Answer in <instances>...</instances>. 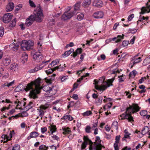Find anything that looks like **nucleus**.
Listing matches in <instances>:
<instances>
[{
	"mask_svg": "<svg viewBox=\"0 0 150 150\" xmlns=\"http://www.w3.org/2000/svg\"><path fill=\"white\" fill-rule=\"evenodd\" d=\"M42 81V80L38 78L34 81H32L27 84L24 90L26 92L31 90L29 93L30 98L34 99L37 98V95L40 93V90L42 89L46 92L45 93V95L46 97H50L55 94L56 91L53 90L52 88L50 87L49 85H45L42 87L40 85Z\"/></svg>",
	"mask_w": 150,
	"mask_h": 150,
	"instance_id": "obj_1",
	"label": "nucleus"
},
{
	"mask_svg": "<svg viewBox=\"0 0 150 150\" xmlns=\"http://www.w3.org/2000/svg\"><path fill=\"white\" fill-rule=\"evenodd\" d=\"M115 79L112 78L111 79L107 80L105 81V79L100 78L98 81L96 79L94 80L95 82V88L97 90L103 91L105 90L108 87L110 86H112V83Z\"/></svg>",
	"mask_w": 150,
	"mask_h": 150,
	"instance_id": "obj_2",
	"label": "nucleus"
},
{
	"mask_svg": "<svg viewBox=\"0 0 150 150\" xmlns=\"http://www.w3.org/2000/svg\"><path fill=\"white\" fill-rule=\"evenodd\" d=\"M140 109V108L137 104L133 103L132 105H129V106L126 108L125 119H128L129 121H133V117L131 115V114L138 112Z\"/></svg>",
	"mask_w": 150,
	"mask_h": 150,
	"instance_id": "obj_3",
	"label": "nucleus"
},
{
	"mask_svg": "<svg viewBox=\"0 0 150 150\" xmlns=\"http://www.w3.org/2000/svg\"><path fill=\"white\" fill-rule=\"evenodd\" d=\"M33 15L30 16V17L33 18L34 21L38 22H40L42 21L43 17L42 11L40 7H37Z\"/></svg>",
	"mask_w": 150,
	"mask_h": 150,
	"instance_id": "obj_4",
	"label": "nucleus"
},
{
	"mask_svg": "<svg viewBox=\"0 0 150 150\" xmlns=\"http://www.w3.org/2000/svg\"><path fill=\"white\" fill-rule=\"evenodd\" d=\"M21 48L23 50H30L33 49L34 42L30 40H23L21 44Z\"/></svg>",
	"mask_w": 150,
	"mask_h": 150,
	"instance_id": "obj_5",
	"label": "nucleus"
},
{
	"mask_svg": "<svg viewBox=\"0 0 150 150\" xmlns=\"http://www.w3.org/2000/svg\"><path fill=\"white\" fill-rule=\"evenodd\" d=\"M101 140L98 136L96 137L95 142L93 143V150H102V148H105V146L101 144Z\"/></svg>",
	"mask_w": 150,
	"mask_h": 150,
	"instance_id": "obj_6",
	"label": "nucleus"
},
{
	"mask_svg": "<svg viewBox=\"0 0 150 150\" xmlns=\"http://www.w3.org/2000/svg\"><path fill=\"white\" fill-rule=\"evenodd\" d=\"M146 5L147 7H143L141 8V12L139 13L140 14L150 12V0H149V1L146 3Z\"/></svg>",
	"mask_w": 150,
	"mask_h": 150,
	"instance_id": "obj_7",
	"label": "nucleus"
},
{
	"mask_svg": "<svg viewBox=\"0 0 150 150\" xmlns=\"http://www.w3.org/2000/svg\"><path fill=\"white\" fill-rule=\"evenodd\" d=\"M75 14L73 12H65L62 16V19L63 20H66L71 18Z\"/></svg>",
	"mask_w": 150,
	"mask_h": 150,
	"instance_id": "obj_8",
	"label": "nucleus"
},
{
	"mask_svg": "<svg viewBox=\"0 0 150 150\" xmlns=\"http://www.w3.org/2000/svg\"><path fill=\"white\" fill-rule=\"evenodd\" d=\"M132 59L130 62L129 66L132 68L135 64L140 62L142 60L140 57L136 58V56H134L131 58Z\"/></svg>",
	"mask_w": 150,
	"mask_h": 150,
	"instance_id": "obj_9",
	"label": "nucleus"
},
{
	"mask_svg": "<svg viewBox=\"0 0 150 150\" xmlns=\"http://www.w3.org/2000/svg\"><path fill=\"white\" fill-rule=\"evenodd\" d=\"M12 16V15L10 13L5 14L3 17V22L5 23H8L11 20Z\"/></svg>",
	"mask_w": 150,
	"mask_h": 150,
	"instance_id": "obj_10",
	"label": "nucleus"
},
{
	"mask_svg": "<svg viewBox=\"0 0 150 150\" xmlns=\"http://www.w3.org/2000/svg\"><path fill=\"white\" fill-rule=\"evenodd\" d=\"M12 132H13L14 131H12ZM1 137L4 139V143L7 142L8 141L10 140L12 137V131H10L9 133V136H8L7 135L3 134L1 136Z\"/></svg>",
	"mask_w": 150,
	"mask_h": 150,
	"instance_id": "obj_11",
	"label": "nucleus"
},
{
	"mask_svg": "<svg viewBox=\"0 0 150 150\" xmlns=\"http://www.w3.org/2000/svg\"><path fill=\"white\" fill-rule=\"evenodd\" d=\"M124 36V35L123 34H122V36L118 35L117 37H115L112 39L110 38L108 40H106V41L109 40L110 41H111L112 40L115 41V42L117 43L121 41V40L123 39Z\"/></svg>",
	"mask_w": 150,
	"mask_h": 150,
	"instance_id": "obj_12",
	"label": "nucleus"
},
{
	"mask_svg": "<svg viewBox=\"0 0 150 150\" xmlns=\"http://www.w3.org/2000/svg\"><path fill=\"white\" fill-rule=\"evenodd\" d=\"M83 139L84 140L83 142L88 144V142H89V144L90 145L89 150H93V142L90 139H89L87 136H84Z\"/></svg>",
	"mask_w": 150,
	"mask_h": 150,
	"instance_id": "obj_13",
	"label": "nucleus"
},
{
	"mask_svg": "<svg viewBox=\"0 0 150 150\" xmlns=\"http://www.w3.org/2000/svg\"><path fill=\"white\" fill-rule=\"evenodd\" d=\"M93 5L96 7H101L103 5V3L100 0H94L93 2Z\"/></svg>",
	"mask_w": 150,
	"mask_h": 150,
	"instance_id": "obj_14",
	"label": "nucleus"
},
{
	"mask_svg": "<svg viewBox=\"0 0 150 150\" xmlns=\"http://www.w3.org/2000/svg\"><path fill=\"white\" fill-rule=\"evenodd\" d=\"M104 15L103 13V12L99 11H97L93 15V17L96 18H102L103 17Z\"/></svg>",
	"mask_w": 150,
	"mask_h": 150,
	"instance_id": "obj_15",
	"label": "nucleus"
},
{
	"mask_svg": "<svg viewBox=\"0 0 150 150\" xmlns=\"http://www.w3.org/2000/svg\"><path fill=\"white\" fill-rule=\"evenodd\" d=\"M9 69L13 71L16 72L18 69V66L17 64L14 63L10 65Z\"/></svg>",
	"mask_w": 150,
	"mask_h": 150,
	"instance_id": "obj_16",
	"label": "nucleus"
},
{
	"mask_svg": "<svg viewBox=\"0 0 150 150\" xmlns=\"http://www.w3.org/2000/svg\"><path fill=\"white\" fill-rule=\"evenodd\" d=\"M149 131V128L147 126H145L142 131V133L141 134V136L139 137H142L143 135L148 133Z\"/></svg>",
	"mask_w": 150,
	"mask_h": 150,
	"instance_id": "obj_17",
	"label": "nucleus"
},
{
	"mask_svg": "<svg viewBox=\"0 0 150 150\" xmlns=\"http://www.w3.org/2000/svg\"><path fill=\"white\" fill-rule=\"evenodd\" d=\"M34 21L33 18L30 17V16L29 18L26 19L25 22V25L27 26H29L31 25Z\"/></svg>",
	"mask_w": 150,
	"mask_h": 150,
	"instance_id": "obj_18",
	"label": "nucleus"
},
{
	"mask_svg": "<svg viewBox=\"0 0 150 150\" xmlns=\"http://www.w3.org/2000/svg\"><path fill=\"white\" fill-rule=\"evenodd\" d=\"M11 62L10 58L6 57L4 58L2 60V64L5 66H8Z\"/></svg>",
	"mask_w": 150,
	"mask_h": 150,
	"instance_id": "obj_19",
	"label": "nucleus"
},
{
	"mask_svg": "<svg viewBox=\"0 0 150 150\" xmlns=\"http://www.w3.org/2000/svg\"><path fill=\"white\" fill-rule=\"evenodd\" d=\"M39 135L38 132H33L30 133V136L27 137V139L28 140H29L32 138H36Z\"/></svg>",
	"mask_w": 150,
	"mask_h": 150,
	"instance_id": "obj_20",
	"label": "nucleus"
},
{
	"mask_svg": "<svg viewBox=\"0 0 150 150\" xmlns=\"http://www.w3.org/2000/svg\"><path fill=\"white\" fill-rule=\"evenodd\" d=\"M14 5L12 2L9 3L6 6V11H12L14 8Z\"/></svg>",
	"mask_w": 150,
	"mask_h": 150,
	"instance_id": "obj_21",
	"label": "nucleus"
},
{
	"mask_svg": "<svg viewBox=\"0 0 150 150\" xmlns=\"http://www.w3.org/2000/svg\"><path fill=\"white\" fill-rule=\"evenodd\" d=\"M19 45L17 44L12 43L9 45V47L14 51L17 50L19 47Z\"/></svg>",
	"mask_w": 150,
	"mask_h": 150,
	"instance_id": "obj_22",
	"label": "nucleus"
},
{
	"mask_svg": "<svg viewBox=\"0 0 150 150\" xmlns=\"http://www.w3.org/2000/svg\"><path fill=\"white\" fill-rule=\"evenodd\" d=\"M62 129L63 131V133L64 134H69L71 132L70 129L68 127H63L62 128Z\"/></svg>",
	"mask_w": 150,
	"mask_h": 150,
	"instance_id": "obj_23",
	"label": "nucleus"
},
{
	"mask_svg": "<svg viewBox=\"0 0 150 150\" xmlns=\"http://www.w3.org/2000/svg\"><path fill=\"white\" fill-rule=\"evenodd\" d=\"M59 61L58 59H57L53 61L51 63L48 65V67L49 68H51L52 66H54L59 63Z\"/></svg>",
	"mask_w": 150,
	"mask_h": 150,
	"instance_id": "obj_24",
	"label": "nucleus"
},
{
	"mask_svg": "<svg viewBox=\"0 0 150 150\" xmlns=\"http://www.w3.org/2000/svg\"><path fill=\"white\" fill-rule=\"evenodd\" d=\"M81 4V2H78L75 4L74 8V10L73 12L75 13L76 12V11L79 9L80 6Z\"/></svg>",
	"mask_w": 150,
	"mask_h": 150,
	"instance_id": "obj_25",
	"label": "nucleus"
},
{
	"mask_svg": "<svg viewBox=\"0 0 150 150\" xmlns=\"http://www.w3.org/2000/svg\"><path fill=\"white\" fill-rule=\"evenodd\" d=\"M124 132L125 133V134L124 138H122V140H125L124 138H130V135L131 134H130L129 133V132H127V130L126 129L124 131Z\"/></svg>",
	"mask_w": 150,
	"mask_h": 150,
	"instance_id": "obj_26",
	"label": "nucleus"
},
{
	"mask_svg": "<svg viewBox=\"0 0 150 150\" xmlns=\"http://www.w3.org/2000/svg\"><path fill=\"white\" fill-rule=\"evenodd\" d=\"M14 83V81H13L10 83L6 82L2 85L1 87H4L5 86H7L8 87L12 86Z\"/></svg>",
	"mask_w": 150,
	"mask_h": 150,
	"instance_id": "obj_27",
	"label": "nucleus"
},
{
	"mask_svg": "<svg viewBox=\"0 0 150 150\" xmlns=\"http://www.w3.org/2000/svg\"><path fill=\"white\" fill-rule=\"evenodd\" d=\"M44 66V65L43 66H37L36 67H35L34 69H33L32 70H31V72H35L37 71H38L39 70H40L42 69L43 67Z\"/></svg>",
	"mask_w": 150,
	"mask_h": 150,
	"instance_id": "obj_28",
	"label": "nucleus"
},
{
	"mask_svg": "<svg viewBox=\"0 0 150 150\" xmlns=\"http://www.w3.org/2000/svg\"><path fill=\"white\" fill-rule=\"evenodd\" d=\"M16 18H15L13 19V20L11 21V23L9 25V27L11 28H13L15 27L16 25Z\"/></svg>",
	"mask_w": 150,
	"mask_h": 150,
	"instance_id": "obj_29",
	"label": "nucleus"
},
{
	"mask_svg": "<svg viewBox=\"0 0 150 150\" xmlns=\"http://www.w3.org/2000/svg\"><path fill=\"white\" fill-rule=\"evenodd\" d=\"M49 127L50 128V131L52 134L55 132L56 129V126L55 125H50Z\"/></svg>",
	"mask_w": 150,
	"mask_h": 150,
	"instance_id": "obj_30",
	"label": "nucleus"
},
{
	"mask_svg": "<svg viewBox=\"0 0 150 150\" xmlns=\"http://www.w3.org/2000/svg\"><path fill=\"white\" fill-rule=\"evenodd\" d=\"M84 16V15L83 14L81 13H78L77 18L78 20L81 21L83 19Z\"/></svg>",
	"mask_w": 150,
	"mask_h": 150,
	"instance_id": "obj_31",
	"label": "nucleus"
},
{
	"mask_svg": "<svg viewBox=\"0 0 150 150\" xmlns=\"http://www.w3.org/2000/svg\"><path fill=\"white\" fill-rule=\"evenodd\" d=\"M62 117L63 119H68L69 121H71L73 120V117L70 115L64 116Z\"/></svg>",
	"mask_w": 150,
	"mask_h": 150,
	"instance_id": "obj_32",
	"label": "nucleus"
},
{
	"mask_svg": "<svg viewBox=\"0 0 150 150\" xmlns=\"http://www.w3.org/2000/svg\"><path fill=\"white\" fill-rule=\"evenodd\" d=\"M91 3V0H85L83 3V5L84 6L90 5Z\"/></svg>",
	"mask_w": 150,
	"mask_h": 150,
	"instance_id": "obj_33",
	"label": "nucleus"
},
{
	"mask_svg": "<svg viewBox=\"0 0 150 150\" xmlns=\"http://www.w3.org/2000/svg\"><path fill=\"white\" fill-rule=\"evenodd\" d=\"M38 114L41 117H42L44 114L45 112L43 110H42L41 109H38Z\"/></svg>",
	"mask_w": 150,
	"mask_h": 150,
	"instance_id": "obj_34",
	"label": "nucleus"
},
{
	"mask_svg": "<svg viewBox=\"0 0 150 150\" xmlns=\"http://www.w3.org/2000/svg\"><path fill=\"white\" fill-rule=\"evenodd\" d=\"M28 55L27 54L24 53L23 54L22 56V59L24 62L27 61L28 59Z\"/></svg>",
	"mask_w": 150,
	"mask_h": 150,
	"instance_id": "obj_35",
	"label": "nucleus"
},
{
	"mask_svg": "<svg viewBox=\"0 0 150 150\" xmlns=\"http://www.w3.org/2000/svg\"><path fill=\"white\" fill-rule=\"evenodd\" d=\"M112 127H115V129L117 130L118 129V123L117 121H114L112 124Z\"/></svg>",
	"mask_w": 150,
	"mask_h": 150,
	"instance_id": "obj_36",
	"label": "nucleus"
},
{
	"mask_svg": "<svg viewBox=\"0 0 150 150\" xmlns=\"http://www.w3.org/2000/svg\"><path fill=\"white\" fill-rule=\"evenodd\" d=\"M38 48L39 52H41L42 51V43L40 42L38 43Z\"/></svg>",
	"mask_w": 150,
	"mask_h": 150,
	"instance_id": "obj_37",
	"label": "nucleus"
},
{
	"mask_svg": "<svg viewBox=\"0 0 150 150\" xmlns=\"http://www.w3.org/2000/svg\"><path fill=\"white\" fill-rule=\"evenodd\" d=\"M64 69V68L63 67H60V65L59 66H57L54 68V70H56L57 69L59 71H63Z\"/></svg>",
	"mask_w": 150,
	"mask_h": 150,
	"instance_id": "obj_38",
	"label": "nucleus"
},
{
	"mask_svg": "<svg viewBox=\"0 0 150 150\" xmlns=\"http://www.w3.org/2000/svg\"><path fill=\"white\" fill-rule=\"evenodd\" d=\"M41 52H36L33 55V58L35 59H37V57H38L41 54Z\"/></svg>",
	"mask_w": 150,
	"mask_h": 150,
	"instance_id": "obj_39",
	"label": "nucleus"
},
{
	"mask_svg": "<svg viewBox=\"0 0 150 150\" xmlns=\"http://www.w3.org/2000/svg\"><path fill=\"white\" fill-rule=\"evenodd\" d=\"M22 90V88H21L20 86H17L14 89V91L16 92H18Z\"/></svg>",
	"mask_w": 150,
	"mask_h": 150,
	"instance_id": "obj_40",
	"label": "nucleus"
},
{
	"mask_svg": "<svg viewBox=\"0 0 150 150\" xmlns=\"http://www.w3.org/2000/svg\"><path fill=\"white\" fill-rule=\"evenodd\" d=\"M71 54L70 52L69 51H67L65 52L62 55L63 57H66L69 56Z\"/></svg>",
	"mask_w": 150,
	"mask_h": 150,
	"instance_id": "obj_41",
	"label": "nucleus"
},
{
	"mask_svg": "<svg viewBox=\"0 0 150 150\" xmlns=\"http://www.w3.org/2000/svg\"><path fill=\"white\" fill-rule=\"evenodd\" d=\"M55 70H54V68L53 69H49L45 71L46 73L47 74H50L52 73Z\"/></svg>",
	"mask_w": 150,
	"mask_h": 150,
	"instance_id": "obj_42",
	"label": "nucleus"
},
{
	"mask_svg": "<svg viewBox=\"0 0 150 150\" xmlns=\"http://www.w3.org/2000/svg\"><path fill=\"white\" fill-rule=\"evenodd\" d=\"M42 56L40 54L38 57H37V59H35V60L37 62H40L42 60Z\"/></svg>",
	"mask_w": 150,
	"mask_h": 150,
	"instance_id": "obj_43",
	"label": "nucleus"
},
{
	"mask_svg": "<svg viewBox=\"0 0 150 150\" xmlns=\"http://www.w3.org/2000/svg\"><path fill=\"white\" fill-rule=\"evenodd\" d=\"M91 127H90V126L89 125L87 126L86 128H85L86 132L87 133H90L91 132Z\"/></svg>",
	"mask_w": 150,
	"mask_h": 150,
	"instance_id": "obj_44",
	"label": "nucleus"
},
{
	"mask_svg": "<svg viewBox=\"0 0 150 150\" xmlns=\"http://www.w3.org/2000/svg\"><path fill=\"white\" fill-rule=\"evenodd\" d=\"M4 33V29L3 27H0V37H2Z\"/></svg>",
	"mask_w": 150,
	"mask_h": 150,
	"instance_id": "obj_45",
	"label": "nucleus"
},
{
	"mask_svg": "<svg viewBox=\"0 0 150 150\" xmlns=\"http://www.w3.org/2000/svg\"><path fill=\"white\" fill-rule=\"evenodd\" d=\"M120 138V135L116 136L115 137V144H118L119 143V140Z\"/></svg>",
	"mask_w": 150,
	"mask_h": 150,
	"instance_id": "obj_46",
	"label": "nucleus"
},
{
	"mask_svg": "<svg viewBox=\"0 0 150 150\" xmlns=\"http://www.w3.org/2000/svg\"><path fill=\"white\" fill-rule=\"evenodd\" d=\"M20 146L18 144H16L13 147L12 149L13 150H20Z\"/></svg>",
	"mask_w": 150,
	"mask_h": 150,
	"instance_id": "obj_47",
	"label": "nucleus"
},
{
	"mask_svg": "<svg viewBox=\"0 0 150 150\" xmlns=\"http://www.w3.org/2000/svg\"><path fill=\"white\" fill-rule=\"evenodd\" d=\"M33 104V103L32 102H30L28 104V105L26 106V109H27V110H28L29 109L31 108L32 107V105Z\"/></svg>",
	"mask_w": 150,
	"mask_h": 150,
	"instance_id": "obj_48",
	"label": "nucleus"
},
{
	"mask_svg": "<svg viewBox=\"0 0 150 150\" xmlns=\"http://www.w3.org/2000/svg\"><path fill=\"white\" fill-rule=\"evenodd\" d=\"M4 69L3 68L2 66L0 65V77L4 76Z\"/></svg>",
	"mask_w": 150,
	"mask_h": 150,
	"instance_id": "obj_49",
	"label": "nucleus"
},
{
	"mask_svg": "<svg viewBox=\"0 0 150 150\" xmlns=\"http://www.w3.org/2000/svg\"><path fill=\"white\" fill-rule=\"evenodd\" d=\"M92 112L90 111H86L83 113V115L84 116H89L91 114Z\"/></svg>",
	"mask_w": 150,
	"mask_h": 150,
	"instance_id": "obj_50",
	"label": "nucleus"
},
{
	"mask_svg": "<svg viewBox=\"0 0 150 150\" xmlns=\"http://www.w3.org/2000/svg\"><path fill=\"white\" fill-rule=\"evenodd\" d=\"M74 105V103L73 101L70 102L69 103V104L67 106L68 109H69L70 108L72 107Z\"/></svg>",
	"mask_w": 150,
	"mask_h": 150,
	"instance_id": "obj_51",
	"label": "nucleus"
},
{
	"mask_svg": "<svg viewBox=\"0 0 150 150\" xmlns=\"http://www.w3.org/2000/svg\"><path fill=\"white\" fill-rule=\"evenodd\" d=\"M140 114L141 116H144L146 115L147 112L145 110L141 111L140 112Z\"/></svg>",
	"mask_w": 150,
	"mask_h": 150,
	"instance_id": "obj_52",
	"label": "nucleus"
},
{
	"mask_svg": "<svg viewBox=\"0 0 150 150\" xmlns=\"http://www.w3.org/2000/svg\"><path fill=\"white\" fill-rule=\"evenodd\" d=\"M29 3L31 7H35V5L33 1L31 0H29Z\"/></svg>",
	"mask_w": 150,
	"mask_h": 150,
	"instance_id": "obj_53",
	"label": "nucleus"
},
{
	"mask_svg": "<svg viewBox=\"0 0 150 150\" xmlns=\"http://www.w3.org/2000/svg\"><path fill=\"white\" fill-rule=\"evenodd\" d=\"M49 23L50 25H54L55 24V22L54 19H50L49 21Z\"/></svg>",
	"mask_w": 150,
	"mask_h": 150,
	"instance_id": "obj_54",
	"label": "nucleus"
},
{
	"mask_svg": "<svg viewBox=\"0 0 150 150\" xmlns=\"http://www.w3.org/2000/svg\"><path fill=\"white\" fill-rule=\"evenodd\" d=\"M28 115V114L25 111L22 112L21 114V117H27Z\"/></svg>",
	"mask_w": 150,
	"mask_h": 150,
	"instance_id": "obj_55",
	"label": "nucleus"
},
{
	"mask_svg": "<svg viewBox=\"0 0 150 150\" xmlns=\"http://www.w3.org/2000/svg\"><path fill=\"white\" fill-rule=\"evenodd\" d=\"M87 144H88L86 143L85 142H83L82 143V144L81 145V149H85L86 147V146L87 145Z\"/></svg>",
	"mask_w": 150,
	"mask_h": 150,
	"instance_id": "obj_56",
	"label": "nucleus"
},
{
	"mask_svg": "<svg viewBox=\"0 0 150 150\" xmlns=\"http://www.w3.org/2000/svg\"><path fill=\"white\" fill-rule=\"evenodd\" d=\"M103 100V97L102 96H100L98 98L97 103H98L100 104L102 103V100Z\"/></svg>",
	"mask_w": 150,
	"mask_h": 150,
	"instance_id": "obj_57",
	"label": "nucleus"
},
{
	"mask_svg": "<svg viewBox=\"0 0 150 150\" xmlns=\"http://www.w3.org/2000/svg\"><path fill=\"white\" fill-rule=\"evenodd\" d=\"M129 43V42L127 41H124L122 42V45L123 47H125L128 45Z\"/></svg>",
	"mask_w": 150,
	"mask_h": 150,
	"instance_id": "obj_58",
	"label": "nucleus"
},
{
	"mask_svg": "<svg viewBox=\"0 0 150 150\" xmlns=\"http://www.w3.org/2000/svg\"><path fill=\"white\" fill-rule=\"evenodd\" d=\"M146 79V77L141 78V79L139 80L138 83H142Z\"/></svg>",
	"mask_w": 150,
	"mask_h": 150,
	"instance_id": "obj_59",
	"label": "nucleus"
},
{
	"mask_svg": "<svg viewBox=\"0 0 150 150\" xmlns=\"http://www.w3.org/2000/svg\"><path fill=\"white\" fill-rule=\"evenodd\" d=\"M48 107L46 105H41L40 107V108L42 110H45Z\"/></svg>",
	"mask_w": 150,
	"mask_h": 150,
	"instance_id": "obj_60",
	"label": "nucleus"
},
{
	"mask_svg": "<svg viewBox=\"0 0 150 150\" xmlns=\"http://www.w3.org/2000/svg\"><path fill=\"white\" fill-rule=\"evenodd\" d=\"M134 17V15L133 14H132L128 16L127 19L129 21H130Z\"/></svg>",
	"mask_w": 150,
	"mask_h": 150,
	"instance_id": "obj_61",
	"label": "nucleus"
},
{
	"mask_svg": "<svg viewBox=\"0 0 150 150\" xmlns=\"http://www.w3.org/2000/svg\"><path fill=\"white\" fill-rule=\"evenodd\" d=\"M76 52L78 54H80L82 52V49L81 48H78L76 49Z\"/></svg>",
	"mask_w": 150,
	"mask_h": 150,
	"instance_id": "obj_62",
	"label": "nucleus"
},
{
	"mask_svg": "<svg viewBox=\"0 0 150 150\" xmlns=\"http://www.w3.org/2000/svg\"><path fill=\"white\" fill-rule=\"evenodd\" d=\"M111 100L112 99L109 98H106L103 100V101L104 103H106L108 101H111Z\"/></svg>",
	"mask_w": 150,
	"mask_h": 150,
	"instance_id": "obj_63",
	"label": "nucleus"
},
{
	"mask_svg": "<svg viewBox=\"0 0 150 150\" xmlns=\"http://www.w3.org/2000/svg\"><path fill=\"white\" fill-rule=\"evenodd\" d=\"M47 130V128L46 127H45L43 128H41V131L42 133H44Z\"/></svg>",
	"mask_w": 150,
	"mask_h": 150,
	"instance_id": "obj_64",
	"label": "nucleus"
}]
</instances>
